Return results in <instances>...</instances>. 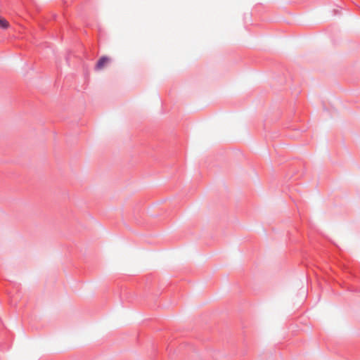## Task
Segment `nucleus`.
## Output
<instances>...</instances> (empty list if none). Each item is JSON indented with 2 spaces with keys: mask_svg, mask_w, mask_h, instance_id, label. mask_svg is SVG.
<instances>
[{
  "mask_svg": "<svg viewBox=\"0 0 360 360\" xmlns=\"http://www.w3.org/2000/svg\"><path fill=\"white\" fill-rule=\"evenodd\" d=\"M110 59L105 56H101L99 60H98L95 69L96 70H101L103 69L105 65L110 62Z\"/></svg>",
  "mask_w": 360,
  "mask_h": 360,
  "instance_id": "nucleus-1",
  "label": "nucleus"
},
{
  "mask_svg": "<svg viewBox=\"0 0 360 360\" xmlns=\"http://www.w3.org/2000/svg\"><path fill=\"white\" fill-rule=\"evenodd\" d=\"M9 26L8 22L4 18L0 16V28L6 29Z\"/></svg>",
  "mask_w": 360,
  "mask_h": 360,
  "instance_id": "nucleus-2",
  "label": "nucleus"
}]
</instances>
